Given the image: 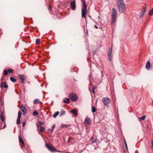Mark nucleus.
<instances>
[{"mask_svg":"<svg viewBox=\"0 0 153 153\" xmlns=\"http://www.w3.org/2000/svg\"><path fill=\"white\" fill-rule=\"evenodd\" d=\"M82 4L84 8L82 9V16L85 18L86 17L85 14H86L87 11V6L85 0H84L82 1Z\"/></svg>","mask_w":153,"mask_h":153,"instance_id":"1","label":"nucleus"},{"mask_svg":"<svg viewBox=\"0 0 153 153\" xmlns=\"http://www.w3.org/2000/svg\"><path fill=\"white\" fill-rule=\"evenodd\" d=\"M70 98L73 102L76 101L78 99L77 96L74 93H71L69 95Z\"/></svg>","mask_w":153,"mask_h":153,"instance_id":"2","label":"nucleus"},{"mask_svg":"<svg viewBox=\"0 0 153 153\" xmlns=\"http://www.w3.org/2000/svg\"><path fill=\"white\" fill-rule=\"evenodd\" d=\"M110 101L109 98L107 97L103 98L102 100L104 105L106 106H108V105L110 102Z\"/></svg>","mask_w":153,"mask_h":153,"instance_id":"3","label":"nucleus"},{"mask_svg":"<svg viewBox=\"0 0 153 153\" xmlns=\"http://www.w3.org/2000/svg\"><path fill=\"white\" fill-rule=\"evenodd\" d=\"M119 11L120 13L124 12L126 10V6L125 5L118 6Z\"/></svg>","mask_w":153,"mask_h":153,"instance_id":"4","label":"nucleus"},{"mask_svg":"<svg viewBox=\"0 0 153 153\" xmlns=\"http://www.w3.org/2000/svg\"><path fill=\"white\" fill-rule=\"evenodd\" d=\"M46 146L48 149L51 152H54L56 151L55 148L52 146L50 145L47 143H46Z\"/></svg>","mask_w":153,"mask_h":153,"instance_id":"5","label":"nucleus"},{"mask_svg":"<svg viewBox=\"0 0 153 153\" xmlns=\"http://www.w3.org/2000/svg\"><path fill=\"white\" fill-rule=\"evenodd\" d=\"M112 45H111V49L110 51H108V56L109 57V59L111 62L112 61L111 58L113 57V55L112 54Z\"/></svg>","mask_w":153,"mask_h":153,"instance_id":"6","label":"nucleus"},{"mask_svg":"<svg viewBox=\"0 0 153 153\" xmlns=\"http://www.w3.org/2000/svg\"><path fill=\"white\" fill-rule=\"evenodd\" d=\"M117 11L114 8H113L112 12L111 15L112 18H116L117 16Z\"/></svg>","mask_w":153,"mask_h":153,"instance_id":"7","label":"nucleus"},{"mask_svg":"<svg viewBox=\"0 0 153 153\" xmlns=\"http://www.w3.org/2000/svg\"><path fill=\"white\" fill-rule=\"evenodd\" d=\"M71 9L73 10H74L76 8V5L75 1H72L71 3Z\"/></svg>","mask_w":153,"mask_h":153,"instance_id":"8","label":"nucleus"},{"mask_svg":"<svg viewBox=\"0 0 153 153\" xmlns=\"http://www.w3.org/2000/svg\"><path fill=\"white\" fill-rule=\"evenodd\" d=\"M0 86L1 88H2L3 87L7 88H8V86L6 84V82H2Z\"/></svg>","mask_w":153,"mask_h":153,"instance_id":"9","label":"nucleus"},{"mask_svg":"<svg viewBox=\"0 0 153 153\" xmlns=\"http://www.w3.org/2000/svg\"><path fill=\"white\" fill-rule=\"evenodd\" d=\"M13 72V70L12 69H8L7 71L6 70H4V73L5 75L6 76L7 75L8 73H11Z\"/></svg>","mask_w":153,"mask_h":153,"instance_id":"10","label":"nucleus"},{"mask_svg":"<svg viewBox=\"0 0 153 153\" xmlns=\"http://www.w3.org/2000/svg\"><path fill=\"white\" fill-rule=\"evenodd\" d=\"M117 6L125 5L123 0H118Z\"/></svg>","mask_w":153,"mask_h":153,"instance_id":"11","label":"nucleus"},{"mask_svg":"<svg viewBox=\"0 0 153 153\" xmlns=\"http://www.w3.org/2000/svg\"><path fill=\"white\" fill-rule=\"evenodd\" d=\"M21 111L24 113V114H25L27 112V110L25 107L23 106L22 105L21 107Z\"/></svg>","mask_w":153,"mask_h":153,"instance_id":"12","label":"nucleus"},{"mask_svg":"<svg viewBox=\"0 0 153 153\" xmlns=\"http://www.w3.org/2000/svg\"><path fill=\"white\" fill-rule=\"evenodd\" d=\"M151 67V64L149 62H148L146 65V68L148 70L150 69Z\"/></svg>","mask_w":153,"mask_h":153,"instance_id":"13","label":"nucleus"},{"mask_svg":"<svg viewBox=\"0 0 153 153\" xmlns=\"http://www.w3.org/2000/svg\"><path fill=\"white\" fill-rule=\"evenodd\" d=\"M84 123L86 124H89L90 123V120L88 117H86Z\"/></svg>","mask_w":153,"mask_h":153,"instance_id":"14","label":"nucleus"},{"mask_svg":"<svg viewBox=\"0 0 153 153\" xmlns=\"http://www.w3.org/2000/svg\"><path fill=\"white\" fill-rule=\"evenodd\" d=\"M71 113L74 115H76L77 114V110L75 109H73L71 111Z\"/></svg>","mask_w":153,"mask_h":153,"instance_id":"15","label":"nucleus"},{"mask_svg":"<svg viewBox=\"0 0 153 153\" xmlns=\"http://www.w3.org/2000/svg\"><path fill=\"white\" fill-rule=\"evenodd\" d=\"M146 8L145 7L144 10H143V11H142L141 12V13H140V17H143L144 16V14H145V12H146Z\"/></svg>","mask_w":153,"mask_h":153,"instance_id":"16","label":"nucleus"},{"mask_svg":"<svg viewBox=\"0 0 153 153\" xmlns=\"http://www.w3.org/2000/svg\"><path fill=\"white\" fill-rule=\"evenodd\" d=\"M39 102H40L39 100L38 99H35L33 101L34 104H35V105H36L38 103H39Z\"/></svg>","mask_w":153,"mask_h":153,"instance_id":"17","label":"nucleus"},{"mask_svg":"<svg viewBox=\"0 0 153 153\" xmlns=\"http://www.w3.org/2000/svg\"><path fill=\"white\" fill-rule=\"evenodd\" d=\"M116 18H111V25L114 24L116 22Z\"/></svg>","mask_w":153,"mask_h":153,"instance_id":"18","label":"nucleus"},{"mask_svg":"<svg viewBox=\"0 0 153 153\" xmlns=\"http://www.w3.org/2000/svg\"><path fill=\"white\" fill-rule=\"evenodd\" d=\"M65 114V111L63 110H61L60 112V116H62Z\"/></svg>","mask_w":153,"mask_h":153,"instance_id":"19","label":"nucleus"},{"mask_svg":"<svg viewBox=\"0 0 153 153\" xmlns=\"http://www.w3.org/2000/svg\"><path fill=\"white\" fill-rule=\"evenodd\" d=\"M63 102L65 103H68L70 102L69 99L68 98H66L65 100H64Z\"/></svg>","mask_w":153,"mask_h":153,"instance_id":"20","label":"nucleus"},{"mask_svg":"<svg viewBox=\"0 0 153 153\" xmlns=\"http://www.w3.org/2000/svg\"><path fill=\"white\" fill-rule=\"evenodd\" d=\"M146 118L145 115L139 118V119L140 121H141L142 120H144Z\"/></svg>","mask_w":153,"mask_h":153,"instance_id":"21","label":"nucleus"},{"mask_svg":"<svg viewBox=\"0 0 153 153\" xmlns=\"http://www.w3.org/2000/svg\"><path fill=\"white\" fill-rule=\"evenodd\" d=\"M59 111L56 112V113L53 115V117L55 118L59 114Z\"/></svg>","mask_w":153,"mask_h":153,"instance_id":"22","label":"nucleus"},{"mask_svg":"<svg viewBox=\"0 0 153 153\" xmlns=\"http://www.w3.org/2000/svg\"><path fill=\"white\" fill-rule=\"evenodd\" d=\"M40 131L41 132H43L45 130V128H44V127L42 126H40Z\"/></svg>","mask_w":153,"mask_h":153,"instance_id":"23","label":"nucleus"},{"mask_svg":"<svg viewBox=\"0 0 153 153\" xmlns=\"http://www.w3.org/2000/svg\"><path fill=\"white\" fill-rule=\"evenodd\" d=\"M10 80L13 82H16V79L13 77H10Z\"/></svg>","mask_w":153,"mask_h":153,"instance_id":"24","label":"nucleus"},{"mask_svg":"<svg viewBox=\"0 0 153 153\" xmlns=\"http://www.w3.org/2000/svg\"><path fill=\"white\" fill-rule=\"evenodd\" d=\"M20 79L21 80V82L23 83H24L25 78L24 77H19Z\"/></svg>","mask_w":153,"mask_h":153,"instance_id":"25","label":"nucleus"},{"mask_svg":"<svg viewBox=\"0 0 153 153\" xmlns=\"http://www.w3.org/2000/svg\"><path fill=\"white\" fill-rule=\"evenodd\" d=\"M19 141L22 142V143L23 144V145H24V143L23 141V140L19 136Z\"/></svg>","mask_w":153,"mask_h":153,"instance_id":"26","label":"nucleus"},{"mask_svg":"<svg viewBox=\"0 0 153 153\" xmlns=\"http://www.w3.org/2000/svg\"><path fill=\"white\" fill-rule=\"evenodd\" d=\"M92 111L93 113L96 112V108L94 106H93L92 107Z\"/></svg>","mask_w":153,"mask_h":153,"instance_id":"27","label":"nucleus"},{"mask_svg":"<svg viewBox=\"0 0 153 153\" xmlns=\"http://www.w3.org/2000/svg\"><path fill=\"white\" fill-rule=\"evenodd\" d=\"M153 13V9L152 8L151 10L149 12V15L150 16H151Z\"/></svg>","mask_w":153,"mask_h":153,"instance_id":"28","label":"nucleus"},{"mask_svg":"<svg viewBox=\"0 0 153 153\" xmlns=\"http://www.w3.org/2000/svg\"><path fill=\"white\" fill-rule=\"evenodd\" d=\"M21 116V113L20 111H19L18 113V118H20Z\"/></svg>","mask_w":153,"mask_h":153,"instance_id":"29","label":"nucleus"},{"mask_svg":"<svg viewBox=\"0 0 153 153\" xmlns=\"http://www.w3.org/2000/svg\"><path fill=\"white\" fill-rule=\"evenodd\" d=\"M39 124H38V123H37V124H36L37 126V127L39 126V125H40L41 126V125H42L43 124V123H42L40 121L39 122Z\"/></svg>","mask_w":153,"mask_h":153,"instance_id":"30","label":"nucleus"},{"mask_svg":"<svg viewBox=\"0 0 153 153\" xmlns=\"http://www.w3.org/2000/svg\"><path fill=\"white\" fill-rule=\"evenodd\" d=\"M20 118H17V119L16 121V123L17 124H19L20 123Z\"/></svg>","mask_w":153,"mask_h":153,"instance_id":"31","label":"nucleus"},{"mask_svg":"<svg viewBox=\"0 0 153 153\" xmlns=\"http://www.w3.org/2000/svg\"><path fill=\"white\" fill-rule=\"evenodd\" d=\"M38 114V113L36 111H34L33 112V114L34 116H36Z\"/></svg>","mask_w":153,"mask_h":153,"instance_id":"32","label":"nucleus"},{"mask_svg":"<svg viewBox=\"0 0 153 153\" xmlns=\"http://www.w3.org/2000/svg\"><path fill=\"white\" fill-rule=\"evenodd\" d=\"M40 40L39 39H37L36 40V43L39 44L40 43Z\"/></svg>","mask_w":153,"mask_h":153,"instance_id":"33","label":"nucleus"},{"mask_svg":"<svg viewBox=\"0 0 153 153\" xmlns=\"http://www.w3.org/2000/svg\"><path fill=\"white\" fill-rule=\"evenodd\" d=\"M3 117H4L3 114V113L2 112H1L0 114V118H1Z\"/></svg>","mask_w":153,"mask_h":153,"instance_id":"34","label":"nucleus"},{"mask_svg":"<svg viewBox=\"0 0 153 153\" xmlns=\"http://www.w3.org/2000/svg\"><path fill=\"white\" fill-rule=\"evenodd\" d=\"M70 125H62V126L64 127H68Z\"/></svg>","mask_w":153,"mask_h":153,"instance_id":"35","label":"nucleus"},{"mask_svg":"<svg viewBox=\"0 0 153 153\" xmlns=\"http://www.w3.org/2000/svg\"><path fill=\"white\" fill-rule=\"evenodd\" d=\"M25 124H26L25 122H22V126L24 127L25 126Z\"/></svg>","mask_w":153,"mask_h":153,"instance_id":"36","label":"nucleus"},{"mask_svg":"<svg viewBox=\"0 0 153 153\" xmlns=\"http://www.w3.org/2000/svg\"><path fill=\"white\" fill-rule=\"evenodd\" d=\"M55 124H53V126H52V128L54 129L55 128Z\"/></svg>","mask_w":153,"mask_h":153,"instance_id":"37","label":"nucleus"},{"mask_svg":"<svg viewBox=\"0 0 153 153\" xmlns=\"http://www.w3.org/2000/svg\"><path fill=\"white\" fill-rule=\"evenodd\" d=\"M1 120L3 122L5 123L4 117L1 118Z\"/></svg>","mask_w":153,"mask_h":153,"instance_id":"38","label":"nucleus"},{"mask_svg":"<svg viewBox=\"0 0 153 153\" xmlns=\"http://www.w3.org/2000/svg\"><path fill=\"white\" fill-rule=\"evenodd\" d=\"M124 141H125V146L126 147V148L127 149V143H126V142L125 141V140H124Z\"/></svg>","mask_w":153,"mask_h":153,"instance_id":"39","label":"nucleus"},{"mask_svg":"<svg viewBox=\"0 0 153 153\" xmlns=\"http://www.w3.org/2000/svg\"><path fill=\"white\" fill-rule=\"evenodd\" d=\"M96 88V87L94 86L93 88V89L94 90Z\"/></svg>","mask_w":153,"mask_h":153,"instance_id":"40","label":"nucleus"},{"mask_svg":"<svg viewBox=\"0 0 153 153\" xmlns=\"http://www.w3.org/2000/svg\"><path fill=\"white\" fill-rule=\"evenodd\" d=\"M5 127H6V124L4 123V126H3V127L2 128L3 129Z\"/></svg>","mask_w":153,"mask_h":153,"instance_id":"41","label":"nucleus"},{"mask_svg":"<svg viewBox=\"0 0 153 153\" xmlns=\"http://www.w3.org/2000/svg\"><path fill=\"white\" fill-rule=\"evenodd\" d=\"M97 140H96V139H95L93 142H92V143H96V141Z\"/></svg>","mask_w":153,"mask_h":153,"instance_id":"42","label":"nucleus"},{"mask_svg":"<svg viewBox=\"0 0 153 153\" xmlns=\"http://www.w3.org/2000/svg\"><path fill=\"white\" fill-rule=\"evenodd\" d=\"M53 129L52 128L51 129V133H52V132H53Z\"/></svg>","mask_w":153,"mask_h":153,"instance_id":"43","label":"nucleus"},{"mask_svg":"<svg viewBox=\"0 0 153 153\" xmlns=\"http://www.w3.org/2000/svg\"><path fill=\"white\" fill-rule=\"evenodd\" d=\"M152 148H153V140L152 141Z\"/></svg>","mask_w":153,"mask_h":153,"instance_id":"44","label":"nucleus"},{"mask_svg":"<svg viewBox=\"0 0 153 153\" xmlns=\"http://www.w3.org/2000/svg\"><path fill=\"white\" fill-rule=\"evenodd\" d=\"M94 90H93L92 89V93H93V94H94Z\"/></svg>","mask_w":153,"mask_h":153,"instance_id":"45","label":"nucleus"},{"mask_svg":"<svg viewBox=\"0 0 153 153\" xmlns=\"http://www.w3.org/2000/svg\"><path fill=\"white\" fill-rule=\"evenodd\" d=\"M95 27L96 28H98V27H97V26L96 25H95Z\"/></svg>","mask_w":153,"mask_h":153,"instance_id":"46","label":"nucleus"},{"mask_svg":"<svg viewBox=\"0 0 153 153\" xmlns=\"http://www.w3.org/2000/svg\"><path fill=\"white\" fill-rule=\"evenodd\" d=\"M86 33H87V35H88V32L87 30V32H86Z\"/></svg>","mask_w":153,"mask_h":153,"instance_id":"47","label":"nucleus"},{"mask_svg":"<svg viewBox=\"0 0 153 153\" xmlns=\"http://www.w3.org/2000/svg\"><path fill=\"white\" fill-rule=\"evenodd\" d=\"M49 8L51 10V7H50V5H49Z\"/></svg>","mask_w":153,"mask_h":153,"instance_id":"48","label":"nucleus"},{"mask_svg":"<svg viewBox=\"0 0 153 153\" xmlns=\"http://www.w3.org/2000/svg\"><path fill=\"white\" fill-rule=\"evenodd\" d=\"M18 76H19H19H20V75H19Z\"/></svg>","mask_w":153,"mask_h":153,"instance_id":"49","label":"nucleus"},{"mask_svg":"<svg viewBox=\"0 0 153 153\" xmlns=\"http://www.w3.org/2000/svg\"><path fill=\"white\" fill-rule=\"evenodd\" d=\"M94 82H96V83L97 82L96 81H94Z\"/></svg>","mask_w":153,"mask_h":153,"instance_id":"50","label":"nucleus"},{"mask_svg":"<svg viewBox=\"0 0 153 153\" xmlns=\"http://www.w3.org/2000/svg\"><path fill=\"white\" fill-rule=\"evenodd\" d=\"M1 105H2V102H1Z\"/></svg>","mask_w":153,"mask_h":153,"instance_id":"51","label":"nucleus"},{"mask_svg":"<svg viewBox=\"0 0 153 153\" xmlns=\"http://www.w3.org/2000/svg\"><path fill=\"white\" fill-rule=\"evenodd\" d=\"M91 80V78H90H90H89V80Z\"/></svg>","mask_w":153,"mask_h":153,"instance_id":"52","label":"nucleus"},{"mask_svg":"<svg viewBox=\"0 0 153 153\" xmlns=\"http://www.w3.org/2000/svg\"><path fill=\"white\" fill-rule=\"evenodd\" d=\"M92 138H93V137H92L91 138V139H92Z\"/></svg>","mask_w":153,"mask_h":153,"instance_id":"53","label":"nucleus"},{"mask_svg":"<svg viewBox=\"0 0 153 153\" xmlns=\"http://www.w3.org/2000/svg\"><path fill=\"white\" fill-rule=\"evenodd\" d=\"M152 8L153 9V7Z\"/></svg>","mask_w":153,"mask_h":153,"instance_id":"54","label":"nucleus"}]
</instances>
